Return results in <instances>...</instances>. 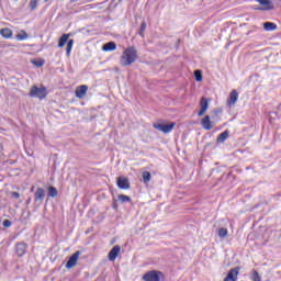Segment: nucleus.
<instances>
[{
    "label": "nucleus",
    "mask_w": 281,
    "mask_h": 281,
    "mask_svg": "<svg viewBox=\"0 0 281 281\" xmlns=\"http://www.w3.org/2000/svg\"><path fill=\"white\" fill-rule=\"evenodd\" d=\"M137 58H138L137 48H135V46H130L124 49V52L120 58V65L122 67H128V66L133 65V63H135V60H137Z\"/></svg>",
    "instance_id": "nucleus-1"
},
{
    "label": "nucleus",
    "mask_w": 281,
    "mask_h": 281,
    "mask_svg": "<svg viewBox=\"0 0 281 281\" xmlns=\"http://www.w3.org/2000/svg\"><path fill=\"white\" fill-rule=\"evenodd\" d=\"M30 95L31 98H38L40 100H43L47 97V90L45 88L33 86L31 88Z\"/></svg>",
    "instance_id": "nucleus-2"
},
{
    "label": "nucleus",
    "mask_w": 281,
    "mask_h": 281,
    "mask_svg": "<svg viewBox=\"0 0 281 281\" xmlns=\"http://www.w3.org/2000/svg\"><path fill=\"white\" fill-rule=\"evenodd\" d=\"M175 126H177V123H170V124H166V123H155L154 124V128H156V131H160V133H172V130L175 128Z\"/></svg>",
    "instance_id": "nucleus-3"
},
{
    "label": "nucleus",
    "mask_w": 281,
    "mask_h": 281,
    "mask_svg": "<svg viewBox=\"0 0 281 281\" xmlns=\"http://www.w3.org/2000/svg\"><path fill=\"white\" fill-rule=\"evenodd\" d=\"M162 273L157 270H151L143 276L144 281H161Z\"/></svg>",
    "instance_id": "nucleus-4"
},
{
    "label": "nucleus",
    "mask_w": 281,
    "mask_h": 281,
    "mask_svg": "<svg viewBox=\"0 0 281 281\" xmlns=\"http://www.w3.org/2000/svg\"><path fill=\"white\" fill-rule=\"evenodd\" d=\"M116 186L120 190H131V182H128V178L119 177L116 180Z\"/></svg>",
    "instance_id": "nucleus-5"
},
{
    "label": "nucleus",
    "mask_w": 281,
    "mask_h": 281,
    "mask_svg": "<svg viewBox=\"0 0 281 281\" xmlns=\"http://www.w3.org/2000/svg\"><path fill=\"white\" fill-rule=\"evenodd\" d=\"M200 106H201V110L199 111L198 115L199 117H203V115H205L210 106V100H207L205 97H202L200 101Z\"/></svg>",
    "instance_id": "nucleus-6"
},
{
    "label": "nucleus",
    "mask_w": 281,
    "mask_h": 281,
    "mask_svg": "<svg viewBox=\"0 0 281 281\" xmlns=\"http://www.w3.org/2000/svg\"><path fill=\"white\" fill-rule=\"evenodd\" d=\"M78 258H80V251H76L67 261L66 269H74L78 265Z\"/></svg>",
    "instance_id": "nucleus-7"
},
{
    "label": "nucleus",
    "mask_w": 281,
    "mask_h": 281,
    "mask_svg": "<svg viewBox=\"0 0 281 281\" xmlns=\"http://www.w3.org/2000/svg\"><path fill=\"white\" fill-rule=\"evenodd\" d=\"M34 201L38 203V205H43V201H45V190L43 188H37Z\"/></svg>",
    "instance_id": "nucleus-8"
},
{
    "label": "nucleus",
    "mask_w": 281,
    "mask_h": 281,
    "mask_svg": "<svg viewBox=\"0 0 281 281\" xmlns=\"http://www.w3.org/2000/svg\"><path fill=\"white\" fill-rule=\"evenodd\" d=\"M201 124L204 131H212V128H214V122H212V120L210 119V115H205L202 119Z\"/></svg>",
    "instance_id": "nucleus-9"
},
{
    "label": "nucleus",
    "mask_w": 281,
    "mask_h": 281,
    "mask_svg": "<svg viewBox=\"0 0 281 281\" xmlns=\"http://www.w3.org/2000/svg\"><path fill=\"white\" fill-rule=\"evenodd\" d=\"M240 271V268H233L229 270V272L227 273L226 278L224 279V281H236L238 280V273Z\"/></svg>",
    "instance_id": "nucleus-10"
},
{
    "label": "nucleus",
    "mask_w": 281,
    "mask_h": 281,
    "mask_svg": "<svg viewBox=\"0 0 281 281\" xmlns=\"http://www.w3.org/2000/svg\"><path fill=\"white\" fill-rule=\"evenodd\" d=\"M120 251H122V247L120 245L114 246L108 255L109 260L113 262L120 256Z\"/></svg>",
    "instance_id": "nucleus-11"
},
{
    "label": "nucleus",
    "mask_w": 281,
    "mask_h": 281,
    "mask_svg": "<svg viewBox=\"0 0 281 281\" xmlns=\"http://www.w3.org/2000/svg\"><path fill=\"white\" fill-rule=\"evenodd\" d=\"M87 91H89V87L88 86H79L76 89V98H79L80 100H82V98H85L87 95Z\"/></svg>",
    "instance_id": "nucleus-12"
},
{
    "label": "nucleus",
    "mask_w": 281,
    "mask_h": 281,
    "mask_svg": "<svg viewBox=\"0 0 281 281\" xmlns=\"http://www.w3.org/2000/svg\"><path fill=\"white\" fill-rule=\"evenodd\" d=\"M27 249V244L25 243H19L15 246V254L21 258L22 256H25V251Z\"/></svg>",
    "instance_id": "nucleus-13"
},
{
    "label": "nucleus",
    "mask_w": 281,
    "mask_h": 281,
    "mask_svg": "<svg viewBox=\"0 0 281 281\" xmlns=\"http://www.w3.org/2000/svg\"><path fill=\"white\" fill-rule=\"evenodd\" d=\"M236 102H238V91L232 90V92L229 93L228 100H227V104H228V106H234V104H236Z\"/></svg>",
    "instance_id": "nucleus-14"
},
{
    "label": "nucleus",
    "mask_w": 281,
    "mask_h": 281,
    "mask_svg": "<svg viewBox=\"0 0 281 281\" xmlns=\"http://www.w3.org/2000/svg\"><path fill=\"white\" fill-rule=\"evenodd\" d=\"M260 5H262L261 10H273V2L271 0H257Z\"/></svg>",
    "instance_id": "nucleus-15"
},
{
    "label": "nucleus",
    "mask_w": 281,
    "mask_h": 281,
    "mask_svg": "<svg viewBox=\"0 0 281 281\" xmlns=\"http://www.w3.org/2000/svg\"><path fill=\"white\" fill-rule=\"evenodd\" d=\"M103 52H115L117 49V45L115 42H108L102 46Z\"/></svg>",
    "instance_id": "nucleus-16"
},
{
    "label": "nucleus",
    "mask_w": 281,
    "mask_h": 281,
    "mask_svg": "<svg viewBox=\"0 0 281 281\" xmlns=\"http://www.w3.org/2000/svg\"><path fill=\"white\" fill-rule=\"evenodd\" d=\"M263 30L266 32H276V30H278V25L273 22H266L263 23Z\"/></svg>",
    "instance_id": "nucleus-17"
},
{
    "label": "nucleus",
    "mask_w": 281,
    "mask_h": 281,
    "mask_svg": "<svg viewBox=\"0 0 281 281\" xmlns=\"http://www.w3.org/2000/svg\"><path fill=\"white\" fill-rule=\"evenodd\" d=\"M71 36V33L63 34L58 42V47L63 48L65 45H67V41H69V37Z\"/></svg>",
    "instance_id": "nucleus-18"
},
{
    "label": "nucleus",
    "mask_w": 281,
    "mask_h": 281,
    "mask_svg": "<svg viewBox=\"0 0 281 281\" xmlns=\"http://www.w3.org/2000/svg\"><path fill=\"white\" fill-rule=\"evenodd\" d=\"M228 137H229V132H228V131H224V132H222V133L217 136L216 143H217V144H223Z\"/></svg>",
    "instance_id": "nucleus-19"
},
{
    "label": "nucleus",
    "mask_w": 281,
    "mask_h": 281,
    "mask_svg": "<svg viewBox=\"0 0 281 281\" xmlns=\"http://www.w3.org/2000/svg\"><path fill=\"white\" fill-rule=\"evenodd\" d=\"M0 34L3 36V38H12V30L8 27L1 29Z\"/></svg>",
    "instance_id": "nucleus-20"
},
{
    "label": "nucleus",
    "mask_w": 281,
    "mask_h": 281,
    "mask_svg": "<svg viewBox=\"0 0 281 281\" xmlns=\"http://www.w3.org/2000/svg\"><path fill=\"white\" fill-rule=\"evenodd\" d=\"M71 49H74V40H69L66 47V56H71Z\"/></svg>",
    "instance_id": "nucleus-21"
},
{
    "label": "nucleus",
    "mask_w": 281,
    "mask_h": 281,
    "mask_svg": "<svg viewBox=\"0 0 281 281\" xmlns=\"http://www.w3.org/2000/svg\"><path fill=\"white\" fill-rule=\"evenodd\" d=\"M48 196H50L52 199L58 196V190L56 189V187L48 188Z\"/></svg>",
    "instance_id": "nucleus-22"
},
{
    "label": "nucleus",
    "mask_w": 281,
    "mask_h": 281,
    "mask_svg": "<svg viewBox=\"0 0 281 281\" xmlns=\"http://www.w3.org/2000/svg\"><path fill=\"white\" fill-rule=\"evenodd\" d=\"M117 199H119L120 203H128V202H131V196H128V195L120 194L117 196Z\"/></svg>",
    "instance_id": "nucleus-23"
},
{
    "label": "nucleus",
    "mask_w": 281,
    "mask_h": 281,
    "mask_svg": "<svg viewBox=\"0 0 281 281\" xmlns=\"http://www.w3.org/2000/svg\"><path fill=\"white\" fill-rule=\"evenodd\" d=\"M142 177H143V181H144V183H149L150 182V172H148V171H144L143 172V175H142Z\"/></svg>",
    "instance_id": "nucleus-24"
},
{
    "label": "nucleus",
    "mask_w": 281,
    "mask_h": 281,
    "mask_svg": "<svg viewBox=\"0 0 281 281\" xmlns=\"http://www.w3.org/2000/svg\"><path fill=\"white\" fill-rule=\"evenodd\" d=\"M27 36L29 35L25 31H21V33L16 35V40L18 41H26Z\"/></svg>",
    "instance_id": "nucleus-25"
},
{
    "label": "nucleus",
    "mask_w": 281,
    "mask_h": 281,
    "mask_svg": "<svg viewBox=\"0 0 281 281\" xmlns=\"http://www.w3.org/2000/svg\"><path fill=\"white\" fill-rule=\"evenodd\" d=\"M30 10L34 11L38 8V0H31L29 3Z\"/></svg>",
    "instance_id": "nucleus-26"
},
{
    "label": "nucleus",
    "mask_w": 281,
    "mask_h": 281,
    "mask_svg": "<svg viewBox=\"0 0 281 281\" xmlns=\"http://www.w3.org/2000/svg\"><path fill=\"white\" fill-rule=\"evenodd\" d=\"M227 234H228L227 228H220V229H218V236H220V238H226V237H227Z\"/></svg>",
    "instance_id": "nucleus-27"
},
{
    "label": "nucleus",
    "mask_w": 281,
    "mask_h": 281,
    "mask_svg": "<svg viewBox=\"0 0 281 281\" xmlns=\"http://www.w3.org/2000/svg\"><path fill=\"white\" fill-rule=\"evenodd\" d=\"M194 76H195L196 82H201V80H203V74L201 72V70H195Z\"/></svg>",
    "instance_id": "nucleus-28"
},
{
    "label": "nucleus",
    "mask_w": 281,
    "mask_h": 281,
    "mask_svg": "<svg viewBox=\"0 0 281 281\" xmlns=\"http://www.w3.org/2000/svg\"><path fill=\"white\" fill-rule=\"evenodd\" d=\"M144 32H146V23L145 22H142L140 24V29H139V36H142V38H144Z\"/></svg>",
    "instance_id": "nucleus-29"
},
{
    "label": "nucleus",
    "mask_w": 281,
    "mask_h": 281,
    "mask_svg": "<svg viewBox=\"0 0 281 281\" xmlns=\"http://www.w3.org/2000/svg\"><path fill=\"white\" fill-rule=\"evenodd\" d=\"M251 280L252 281H261L260 274L256 270H252Z\"/></svg>",
    "instance_id": "nucleus-30"
},
{
    "label": "nucleus",
    "mask_w": 281,
    "mask_h": 281,
    "mask_svg": "<svg viewBox=\"0 0 281 281\" xmlns=\"http://www.w3.org/2000/svg\"><path fill=\"white\" fill-rule=\"evenodd\" d=\"M33 65H35V67H43V65H45V60L40 59V60H32Z\"/></svg>",
    "instance_id": "nucleus-31"
},
{
    "label": "nucleus",
    "mask_w": 281,
    "mask_h": 281,
    "mask_svg": "<svg viewBox=\"0 0 281 281\" xmlns=\"http://www.w3.org/2000/svg\"><path fill=\"white\" fill-rule=\"evenodd\" d=\"M2 225L3 227H12V222L10 220H4Z\"/></svg>",
    "instance_id": "nucleus-32"
},
{
    "label": "nucleus",
    "mask_w": 281,
    "mask_h": 281,
    "mask_svg": "<svg viewBox=\"0 0 281 281\" xmlns=\"http://www.w3.org/2000/svg\"><path fill=\"white\" fill-rule=\"evenodd\" d=\"M11 196L13 199H20L21 194L19 192H16V191H13V192H11Z\"/></svg>",
    "instance_id": "nucleus-33"
},
{
    "label": "nucleus",
    "mask_w": 281,
    "mask_h": 281,
    "mask_svg": "<svg viewBox=\"0 0 281 281\" xmlns=\"http://www.w3.org/2000/svg\"><path fill=\"white\" fill-rule=\"evenodd\" d=\"M117 207V205L115 203H113V209L115 210Z\"/></svg>",
    "instance_id": "nucleus-34"
},
{
    "label": "nucleus",
    "mask_w": 281,
    "mask_h": 281,
    "mask_svg": "<svg viewBox=\"0 0 281 281\" xmlns=\"http://www.w3.org/2000/svg\"><path fill=\"white\" fill-rule=\"evenodd\" d=\"M31 192H34V187H32Z\"/></svg>",
    "instance_id": "nucleus-35"
},
{
    "label": "nucleus",
    "mask_w": 281,
    "mask_h": 281,
    "mask_svg": "<svg viewBox=\"0 0 281 281\" xmlns=\"http://www.w3.org/2000/svg\"><path fill=\"white\" fill-rule=\"evenodd\" d=\"M47 1H49V0H44L45 3H47Z\"/></svg>",
    "instance_id": "nucleus-36"
}]
</instances>
